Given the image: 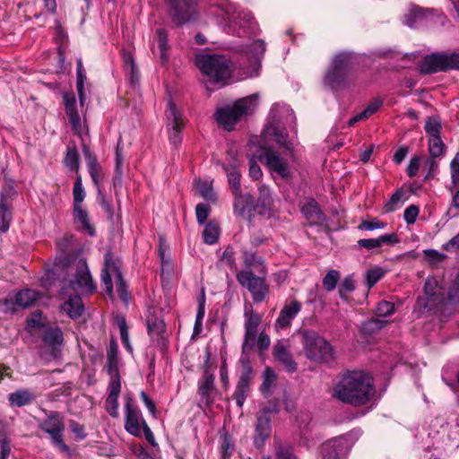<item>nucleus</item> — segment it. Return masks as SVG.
<instances>
[{
    "label": "nucleus",
    "instance_id": "obj_17",
    "mask_svg": "<svg viewBox=\"0 0 459 459\" xmlns=\"http://www.w3.org/2000/svg\"><path fill=\"white\" fill-rule=\"evenodd\" d=\"M271 419L266 413H261L257 416L255 429L254 434V445L257 449H262L266 440L271 436Z\"/></svg>",
    "mask_w": 459,
    "mask_h": 459
},
{
    "label": "nucleus",
    "instance_id": "obj_27",
    "mask_svg": "<svg viewBox=\"0 0 459 459\" xmlns=\"http://www.w3.org/2000/svg\"><path fill=\"white\" fill-rule=\"evenodd\" d=\"M303 215L310 223L316 224L324 221L326 219L325 214L321 210L318 203L310 199L301 209Z\"/></svg>",
    "mask_w": 459,
    "mask_h": 459
},
{
    "label": "nucleus",
    "instance_id": "obj_15",
    "mask_svg": "<svg viewBox=\"0 0 459 459\" xmlns=\"http://www.w3.org/2000/svg\"><path fill=\"white\" fill-rule=\"evenodd\" d=\"M39 429L48 433L51 439L63 436L65 423L62 415L57 411H51L39 423Z\"/></svg>",
    "mask_w": 459,
    "mask_h": 459
},
{
    "label": "nucleus",
    "instance_id": "obj_23",
    "mask_svg": "<svg viewBox=\"0 0 459 459\" xmlns=\"http://www.w3.org/2000/svg\"><path fill=\"white\" fill-rule=\"evenodd\" d=\"M273 354L282 363L288 372L292 373L297 370V363L283 342H279L274 345Z\"/></svg>",
    "mask_w": 459,
    "mask_h": 459
},
{
    "label": "nucleus",
    "instance_id": "obj_43",
    "mask_svg": "<svg viewBox=\"0 0 459 459\" xmlns=\"http://www.w3.org/2000/svg\"><path fill=\"white\" fill-rule=\"evenodd\" d=\"M66 167H68L71 170L77 171L79 169V153L76 147L68 146L64 160Z\"/></svg>",
    "mask_w": 459,
    "mask_h": 459
},
{
    "label": "nucleus",
    "instance_id": "obj_3",
    "mask_svg": "<svg viewBox=\"0 0 459 459\" xmlns=\"http://www.w3.org/2000/svg\"><path fill=\"white\" fill-rule=\"evenodd\" d=\"M305 356L311 361L328 363L334 359V350L331 343L313 330L299 332Z\"/></svg>",
    "mask_w": 459,
    "mask_h": 459
},
{
    "label": "nucleus",
    "instance_id": "obj_8",
    "mask_svg": "<svg viewBox=\"0 0 459 459\" xmlns=\"http://www.w3.org/2000/svg\"><path fill=\"white\" fill-rule=\"evenodd\" d=\"M351 65V55L340 53L333 60L332 66L325 76V83L332 89L342 87L348 78Z\"/></svg>",
    "mask_w": 459,
    "mask_h": 459
},
{
    "label": "nucleus",
    "instance_id": "obj_22",
    "mask_svg": "<svg viewBox=\"0 0 459 459\" xmlns=\"http://www.w3.org/2000/svg\"><path fill=\"white\" fill-rule=\"evenodd\" d=\"M400 242L396 233L381 235L376 238H363L358 241V245L367 250L378 248L384 245H394Z\"/></svg>",
    "mask_w": 459,
    "mask_h": 459
},
{
    "label": "nucleus",
    "instance_id": "obj_64",
    "mask_svg": "<svg viewBox=\"0 0 459 459\" xmlns=\"http://www.w3.org/2000/svg\"><path fill=\"white\" fill-rule=\"evenodd\" d=\"M148 330L152 333L160 334L165 331V325L159 318L150 319L148 320Z\"/></svg>",
    "mask_w": 459,
    "mask_h": 459
},
{
    "label": "nucleus",
    "instance_id": "obj_57",
    "mask_svg": "<svg viewBox=\"0 0 459 459\" xmlns=\"http://www.w3.org/2000/svg\"><path fill=\"white\" fill-rule=\"evenodd\" d=\"M355 289V283L351 276H347L342 281L339 287V294L341 298L345 299L347 294L353 291Z\"/></svg>",
    "mask_w": 459,
    "mask_h": 459
},
{
    "label": "nucleus",
    "instance_id": "obj_56",
    "mask_svg": "<svg viewBox=\"0 0 459 459\" xmlns=\"http://www.w3.org/2000/svg\"><path fill=\"white\" fill-rule=\"evenodd\" d=\"M211 212V207L206 204H198L195 207L196 220L199 224H204Z\"/></svg>",
    "mask_w": 459,
    "mask_h": 459
},
{
    "label": "nucleus",
    "instance_id": "obj_36",
    "mask_svg": "<svg viewBox=\"0 0 459 459\" xmlns=\"http://www.w3.org/2000/svg\"><path fill=\"white\" fill-rule=\"evenodd\" d=\"M39 296V292L36 290L30 289L22 290L16 294V305L23 308L29 307L34 304Z\"/></svg>",
    "mask_w": 459,
    "mask_h": 459
},
{
    "label": "nucleus",
    "instance_id": "obj_62",
    "mask_svg": "<svg viewBox=\"0 0 459 459\" xmlns=\"http://www.w3.org/2000/svg\"><path fill=\"white\" fill-rule=\"evenodd\" d=\"M451 169V181L454 186L459 185V152L456 153L455 158L450 163Z\"/></svg>",
    "mask_w": 459,
    "mask_h": 459
},
{
    "label": "nucleus",
    "instance_id": "obj_5",
    "mask_svg": "<svg viewBox=\"0 0 459 459\" xmlns=\"http://www.w3.org/2000/svg\"><path fill=\"white\" fill-rule=\"evenodd\" d=\"M74 271V278L63 281L68 290L74 293L92 294L96 290L88 264L84 259H79L71 268Z\"/></svg>",
    "mask_w": 459,
    "mask_h": 459
},
{
    "label": "nucleus",
    "instance_id": "obj_1",
    "mask_svg": "<svg viewBox=\"0 0 459 459\" xmlns=\"http://www.w3.org/2000/svg\"><path fill=\"white\" fill-rule=\"evenodd\" d=\"M376 395L372 377L364 371H350L334 385L333 396L352 406L367 404Z\"/></svg>",
    "mask_w": 459,
    "mask_h": 459
},
{
    "label": "nucleus",
    "instance_id": "obj_25",
    "mask_svg": "<svg viewBox=\"0 0 459 459\" xmlns=\"http://www.w3.org/2000/svg\"><path fill=\"white\" fill-rule=\"evenodd\" d=\"M345 440L335 438L324 443L321 446L322 459H339V455L343 452Z\"/></svg>",
    "mask_w": 459,
    "mask_h": 459
},
{
    "label": "nucleus",
    "instance_id": "obj_54",
    "mask_svg": "<svg viewBox=\"0 0 459 459\" xmlns=\"http://www.w3.org/2000/svg\"><path fill=\"white\" fill-rule=\"evenodd\" d=\"M234 444L229 436H224L221 443L222 459H230L234 452Z\"/></svg>",
    "mask_w": 459,
    "mask_h": 459
},
{
    "label": "nucleus",
    "instance_id": "obj_59",
    "mask_svg": "<svg viewBox=\"0 0 459 459\" xmlns=\"http://www.w3.org/2000/svg\"><path fill=\"white\" fill-rule=\"evenodd\" d=\"M235 252L231 247H226L221 257V262L230 269H236Z\"/></svg>",
    "mask_w": 459,
    "mask_h": 459
},
{
    "label": "nucleus",
    "instance_id": "obj_16",
    "mask_svg": "<svg viewBox=\"0 0 459 459\" xmlns=\"http://www.w3.org/2000/svg\"><path fill=\"white\" fill-rule=\"evenodd\" d=\"M61 294L69 299L62 305V309L71 317L77 318L82 316L83 304L79 293H74L68 290L65 284L62 285Z\"/></svg>",
    "mask_w": 459,
    "mask_h": 459
},
{
    "label": "nucleus",
    "instance_id": "obj_49",
    "mask_svg": "<svg viewBox=\"0 0 459 459\" xmlns=\"http://www.w3.org/2000/svg\"><path fill=\"white\" fill-rule=\"evenodd\" d=\"M73 195H74V206L81 205L84 197L85 192L82 187V178L80 175L76 177L74 188H73Z\"/></svg>",
    "mask_w": 459,
    "mask_h": 459
},
{
    "label": "nucleus",
    "instance_id": "obj_47",
    "mask_svg": "<svg viewBox=\"0 0 459 459\" xmlns=\"http://www.w3.org/2000/svg\"><path fill=\"white\" fill-rule=\"evenodd\" d=\"M441 123L434 117H428L425 125V131L429 138L440 137Z\"/></svg>",
    "mask_w": 459,
    "mask_h": 459
},
{
    "label": "nucleus",
    "instance_id": "obj_7",
    "mask_svg": "<svg viewBox=\"0 0 459 459\" xmlns=\"http://www.w3.org/2000/svg\"><path fill=\"white\" fill-rule=\"evenodd\" d=\"M448 70H459V54L437 52L427 55L420 65L422 74H435Z\"/></svg>",
    "mask_w": 459,
    "mask_h": 459
},
{
    "label": "nucleus",
    "instance_id": "obj_48",
    "mask_svg": "<svg viewBox=\"0 0 459 459\" xmlns=\"http://www.w3.org/2000/svg\"><path fill=\"white\" fill-rule=\"evenodd\" d=\"M425 260L431 265L437 266L442 263L446 255L435 249H425L423 251Z\"/></svg>",
    "mask_w": 459,
    "mask_h": 459
},
{
    "label": "nucleus",
    "instance_id": "obj_21",
    "mask_svg": "<svg viewBox=\"0 0 459 459\" xmlns=\"http://www.w3.org/2000/svg\"><path fill=\"white\" fill-rule=\"evenodd\" d=\"M121 392V381L110 380L108 385V395L105 401V408L108 414L118 417V396Z\"/></svg>",
    "mask_w": 459,
    "mask_h": 459
},
{
    "label": "nucleus",
    "instance_id": "obj_11",
    "mask_svg": "<svg viewBox=\"0 0 459 459\" xmlns=\"http://www.w3.org/2000/svg\"><path fill=\"white\" fill-rule=\"evenodd\" d=\"M165 116L169 142L173 145L178 146L182 142L181 132L186 125L185 117L171 100L168 102Z\"/></svg>",
    "mask_w": 459,
    "mask_h": 459
},
{
    "label": "nucleus",
    "instance_id": "obj_19",
    "mask_svg": "<svg viewBox=\"0 0 459 459\" xmlns=\"http://www.w3.org/2000/svg\"><path fill=\"white\" fill-rule=\"evenodd\" d=\"M214 391V377L208 369H205L198 386V394L201 396V402L206 406H210L213 403Z\"/></svg>",
    "mask_w": 459,
    "mask_h": 459
},
{
    "label": "nucleus",
    "instance_id": "obj_28",
    "mask_svg": "<svg viewBox=\"0 0 459 459\" xmlns=\"http://www.w3.org/2000/svg\"><path fill=\"white\" fill-rule=\"evenodd\" d=\"M424 293L429 301H433V304H441L444 302V293L434 277L427 278L424 284Z\"/></svg>",
    "mask_w": 459,
    "mask_h": 459
},
{
    "label": "nucleus",
    "instance_id": "obj_10",
    "mask_svg": "<svg viewBox=\"0 0 459 459\" xmlns=\"http://www.w3.org/2000/svg\"><path fill=\"white\" fill-rule=\"evenodd\" d=\"M237 280L250 291L254 302L260 303L265 299L269 286L264 277L255 276L252 271L247 269L237 273Z\"/></svg>",
    "mask_w": 459,
    "mask_h": 459
},
{
    "label": "nucleus",
    "instance_id": "obj_18",
    "mask_svg": "<svg viewBox=\"0 0 459 459\" xmlns=\"http://www.w3.org/2000/svg\"><path fill=\"white\" fill-rule=\"evenodd\" d=\"M301 307L302 304L297 299H292L286 303L279 314L275 327L277 329H284L290 326L292 319L300 312Z\"/></svg>",
    "mask_w": 459,
    "mask_h": 459
},
{
    "label": "nucleus",
    "instance_id": "obj_46",
    "mask_svg": "<svg viewBox=\"0 0 459 459\" xmlns=\"http://www.w3.org/2000/svg\"><path fill=\"white\" fill-rule=\"evenodd\" d=\"M77 82H76V88L79 95V99L82 104H83L84 101V81L86 79V75L82 67V60L79 59L77 61Z\"/></svg>",
    "mask_w": 459,
    "mask_h": 459
},
{
    "label": "nucleus",
    "instance_id": "obj_9",
    "mask_svg": "<svg viewBox=\"0 0 459 459\" xmlns=\"http://www.w3.org/2000/svg\"><path fill=\"white\" fill-rule=\"evenodd\" d=\"M169 13L177 26H182L197 19L198 0H165Z\"/></svg>",
    "mask_w": 459,
    "mask_h": 459
},
{
    "label": "nucleus",
    "instance_id": "obj_38",
    "mask_svg": "<svg viewBox=\"0 0 459 459\" xmlns=\"http://www.w3.org/2000/svg\"><path fill=\"white\" fill-rule=\"evenodd\" d=\"M220 235V229L217 223L209 221L203 231L204 241L208 245L217 242Z\"/></svg>",
    "mask_w": 459,
    "mask_h": 459
},
{
    "label": "nucleus",
    "instance_id": "obj_32",
    "mask_svg": "<svg viewBox=\"0 0 459 459\" xmlns=\"http://www.w3.org/2000/svg\"><path fill=\"white\" fill-rule=\"evenodd\" d=\"M429 13V10L421 7H413L404 15V23L410 27H415L426 20Z\"/></svg>",
    "mask_w": 459,
    "mask_h": 459
},
{
    "label": "nucleus",
    "instance_id": "obj_61",
    "mask_svg": "<svg viewBox=\"0 0 459 459\" xmlns=\"http://www.w3.org/2000/svg\"><path fill=\"white\" fill-rule=\"evenodd\" d=\"M65 112L69 117L70 123L73 125V127L80 128L81 127V118L76 110V106L72 107L71 105H69V107L65 108Z\"/></svg>",
    "mask_w": 459,
    "mask_h": 459
},
{
    "label": "nucleus",
    "instance_id": "obj_55",
    "mask_svg": "<svg viewBox=\"0 0 459 459\" xmlns=\"http://www.w3.org/2000/svg\"><path fill=\"white\" fill-rule=\"evenodd\" d=\"M394 304L389 301L382 300L377 304L376 314L377 316H388L394 313Z\"/></svg>",
    "mask_w": 459,
    "mask_h": 459
},
{
    "label": "nucleus",
    "instance_id": "obj_37",
    "mask_svg": "<svg viewBox=\"0 0 459 459\" xmlns=\"http://www.w3.org/2000/svg\"><path fill=\"white\" fill-rule=\"evenodd\" d=\"M228 176L229 185L231 187L232 194H238L241 191L240 173L236 167L222 166Z\"/></svg>",
    "mask_w": 459,
    "mask_h": 459
},
{
    "label": "nucleus",
    "instance_id": "obj_52",
    "mask_svg": "<svg viewBox=\"0 0 459 459\" xmlns=\"http://www.w3.org/2000/svg\"><path fill=\"white\" fill-rule=\"evenodd\" d=\"M385 325V321L377 318H371L362 323L361 330L366 333H370L377 330H380L381 328L384 327Z\"/></svg>",
    "mask_w": 459,
    "mask_h": 459
},
{
    "label": "nucleus",
    "instance_id": "obj_39",
    "mask_svg": "<svg viewBox=\"0 0 459 459\" xmlns=\"http://www.w3.org/2000/svg\"><path fill=\"white\" fill-rule=\"evenodd\" d=\"M446 152V145L441 137L429 138V152L432 158H441Z\"/></svg>",
    "mask_w": 459,
    "mask_h": 459
},
{
    "label": "nucleus",
    "instance_id": "obj_60",
    "mask_svg": "<svg viewBox=\"0 0 459 459\" xmlns=\"http://www.w3.org/2000/svg\"><path fill=\"white\" fill-rule=\"evenodd\" d=\"M419 212H420L419 207L414 204H411L410 206H408L405 209V211L403 212L404 221L408 224H413L417 220Z\"/></svg>",
    "mask_w": 459,
    "mask_h": 459
},
{
    "label": "nucleus",
    "instance_id": "obj_2",
    "mask_svg": "<svg viewBox=\"0 0 459 459\" xmlns=\"http://www.w3.org/2000/svg\"><path fill=\"white\" fill-rule=\"evenodd\" d=\"M195 65L205 76L206 88L209 85L221 88L230 82L234 71L233 63L222 55L202 54L195 57Z\"/></svg>",
    "mask_w": 459,
    "mask_h": 459
},
{
    "label": "nucleus",
    "instance_id": "obj_45",
    "mask_svg": "<svg viewBox=\"0 0 459 459\" xmlns=\"http://www.w3.org/2000/svg\"><path fill=\"white\" fill-rule=\"evenodd\" d=\"M205 297L204 293L203 292L202 296L198 299V308H197V314L195 317V326H194V334H199L202 331L203 326V319L204 317L205 313Z\"/></svg>",
    "mask_w": 459,
    "mask_h": 459
},
{
    "label": "nucleus",
    "instance_id": "obj_34",
    "mask_svg": "<svg viewBox=\"0 0 459 459\" xmlns=\"http://www.w3.org/2000/svg\"><path fill=\"white\" fill-rule=\"evenodd\" d=\"M35 400L33 394L27 389H21L9 395L12 406L22 407L31 403Z\"/></svg>",
    "mask_w": 459,
    "mask_h": 459
},
{
    "label": "nucleus",
    "instance_id": "obj_53",
    "mask_svg": "<svg viewBox=\"0 0 459 459\" xmlns=\"http://www.w3.org/2000/svg\"><path fill=\"white\" fill-rule=\"evenodd\" d=\"M251 20V15L245 12L234 13L230 18V23L244 28Z\"/></svg>",
    "mask_w": 459,
    "mask_h": 459
},
{
    "label": "nucleus",
    "instance_id": "obj_51",
    "mask_svg": "<svg viewBox=\"0 0 459 459\" xmlns=\"http://www.w3.org/2000/svg\"><path fill=\"white\" fill-rule=\"evenodd\" d=\"M385 274V270L381 267H375L367 272L366 280L369 288L373 287Z\"/></svg>",
    "mask_w": 459,
    "mask_h": 459
},
{
    "label": "nucleus",
    "instance_id": "obj_20",
    "mask_svg": "<svg viewBox=\"0 0 459 459\" xmlns=\"http://www.w3.org/2000/svg\"><path fill=\"white\" fill-rule=\"evenodd\" d=\"M258 192L256 207L259 209V214L265 218H271L273 215L274 206L271 191L265 185H260Z\"/></svg>",
    "mask_w": 459,
    "mask_h": 459
},
{
    "label": "nucleus",
    "instance_id": "obj_33",
    "mask_svg": "<svg viewBox=\"0 0 459 459\" xmlns=\"http://www.w3.org/2000/svg\"><path fill=\"white\" fill-rule=\"evenodd\" d=\"M263 378L260 391L264 397H269L276 386L277 375L271 368H266L264 371Z\"/></svg>",
    "mask_w": 459,
    "mask_h": 459
},
{
    "label": "nucleus",
    "instance_id": "obj_12",
    "mask_svg": "<svg viewBox=\"0 0 459 459\" xmlns=\"http://www.w3.org/2000/svg\"><path fill=\"white\" fill-rule=\"evenodd\" d=\"M261 316L252 308L245 310V337L242 344V352L248 354L255 346L257 328L261 324Z\"/></svg>",
    "mask_w": 459,
    "mask_h": 459
},
{
    "label": "nucleus",
    "instance_id": "obj_35",
    "mask_svg": "<svg viewBox=\"0 0 459 459\" xmlns=\"http://www.w3.org/2000/svg\"><path fill=\"white\" fill-rule=\"evenodd\" d=\"M74 218L89 235L93 236L95 234V229L90 222L88 212L82 209V205L74 206Z\"/></svg>",
    "mask_w": 459,
    "mask_h": 459
},
{
    "label": "nucleus",
    "instance_id": "obj_31",
    "mask_svg": "<svg viewBox=\"0 0 459 459\" xmlns=\"http://www.w3.org/2000/svg\"><path fill=\"white\" fill-rule=\"evenodd\" d=\"M234 195V212L238 215H244L247 209L253 208L254 200L251 195H242L241 191Z\"/></svg>",
    "mask_w": 459,
    "mask_h": 459
},
{
    "label": "nucleus",
    "instance_id": "obj_14",
    "mask_svg": "<svg viewBox=\"0 0 459 459\" xmlns=\"http://www.w3.org/2000/svg\"><path fill=\"white\" fill-rule=\"evenodd\" d=\"M253 378V369L248 365L246 364L243 366L241 375L239 377L238 382L236 386V390L233 394V398L235 399L238 406L242 408L246 398L249 393V385Z\"/></svg>",
    "mask_w": 459,
    "mask_h": 459
},
{
    "label": "nucleus",
    "instance_id": "obj_6",
    "mask_svg": "<svg viewBox=\"0 0 459 459\" xmlns=\"http://www.w3.org/2000/svg\"><path fill=\"white\" fill-rule=\"evenodd\" d=\"M290 156L289 152L282 153L272 147H262V152L258 158L272 173L277 174L281 178L289 180L292 172L287 156Z\"/></svg>",
    "mask_w": 459,
    "mask_h": 459
},
{
    "label": "nucleus",
    "instance_id": "obj_42",
    "mask_svg": "<svg viewBox=\"0 0 459 459\" xmlns=\"http://www.w3.org/2000/svg\"><path fill=\"white\" fill-rule=\"evenodd\" d=\"M196 188L198 194L207 201L212 203L216 202V195L213 191V188L210 183L207 181L199 180L196 183Z\"/></svg>",
    "mask_w": 459,
    "mask_h": 459
},
{
    "label": "nucleus",
    "instance_id": "obj_58",
    "mask_svg": "<svg viewBox=\"0 0 459 459\" xmlns=\"http://www.w3.org/2000/svg\"><path fill=\"white\" fill-rule=\"evenodd\" d=\"M276 459H293V452L290 446L279 444L275 448Z\"/></svg>",
    "mask_w": 459,
    "mask_h": 459
},
{
    "label": "nucleus",
    "instance_id": "obj_63",
    "mask_svg": "<svg viewBox=\"0 0 459 459\" xmlns=\"http://www.w3.org/2000/svg\"><path fill=\"white\" fill-rule=\"evenodd\" d=\"M437 304H433V301H429L425 297H419L416 300V307L420 310V313H424L425 311L433 310Z\"/></svg>",
    "mask_w": 459,
    "mask_h": 459
},
{
    "label": "nucleus",
    "instance_id": "obj_4",
    "mask_svg": "<svg viewBox=\"0 0 459 459\" xmlns=\"http://www.w3.org/2000/svg\"><path fill=\"white\" fill-rule=\"evenodd\" d=\"M256 107L255 95L238 100L232 106H227L218 109L215 117L219 125L230 131L243 117L251 115Z\"/></svg>",
    "mask_w": 459,
    "mask_h": 459
},
{
    "label": "nucleus",
    "instance_id": "obj_41",
    "mask_svg": "<svg viewBox=\"0 0 459 459\" xmlns=\"http://www.w3.org/2000/svg\"><path fill=\"white\" fill-rule=\"evenodd\" d=\"M43 341L49 346H55L62 343L63 333L60 328H49L45 332Z\"/></svg>",
    "mask_w": 459,
    "mask_h": 459
},
{
    "label": "nucleus",
    "instance_id": "obj_40",
    "mask_svg": "<svg viewBox=\"0 0 459 459\" xmlns=\"http://www.w3.org/2000/svg\"><path fill=\"white\" fill-rule=\"evenodd\" d=\"M405 195V192L399 188L390 197L388 202L384 206V212L386 213L393 212L400 207L402 200Z\"/></svg>",
    "mask_w": 459,
    "mask_h": 459
},
{
    "label": "nucleus",
    "instance_id": "obj_50",
    "mask_svg": "<svg viewBox=\"0 0 459 459\" xmlns=\"http://www.w3.org/2000/svg\"><path fill=\"white\" fill-rule=\"evenodd\" d=\"M340 273L336 270L329 271L323 279V285L326 290L332 291L335 289L339 281Z\"/></svg>",
    "mask_w": 459,
    "mask_h": 459
},
{
    "label": "nucleus",
    "instance_id": "obj_29",
    "mask_svg": "<svg viewBox=\"0 0 459 459\" xmlns=\"http://www.w3.org/2000/svg\"><path fill=\"white\" fill-rule=\"evenodd\" d=\"M267 134L273 136L274 141L279 143L290 155H292L293 144L288 139V134L283 127L271 126L267 129Z\"/></svg>",
    "mask_w": 459,
    "mask_h": 459
},
{
    "label": "nucleus",
    "instance_id": "obj_24",
    "mask_svg": "<svg viewBox=\"0 0 459 459\" xmlns=\"http://www.w3.org/2000/svg\"><path fill=\"white\" fill-rule=\"evenodd\" d=\"M11 200L8 194L2 192L0 195V231L6 232L9 230L13 214L11 211Z\"/></svg>",
    "mask_w": 459,
    "mask_h": 459
},
{
    "label": "nucleus",
    "instance_id": "obj_44",
    "mask_svg": "<svg viewBox=\"0 0 459 459\" xmlns=\"http://www.w3.org/2000/svg\"><path fill=\"white\" fill-rule=\"evenodd\" d=\"M157 42L158 48L160 50V58L162 64H164L168 60L167 54V42H168V34L166 30L158 29L157 30Z\"/></svg>",
    "mask_w": 459,
    "mask_h": 459
},
{
    "label": "nucleus",
    "instance_id": "obj_26",
    "mask_svg": "<svg viewBox=\"0 0 459 459\" xmlns=\"http://www.w3.org/2000/svg\"><path fill=\"white\" fill-rule=\"evenodd\" d=\"M83 155L88 167L89 173L95 186H99L102 177L101 168L96 156L90 151L86 145L83 146Z\"/></svg>",
    "mask_w": 459,
    "mask_h": 459
},
{
    "label": "nucleus",
    "instance_id": "obj_13",
    "mask_svg": "<svg viewBox=\"0 0 459 459\" xmlns=\"http://www.w3.org/2000/svg\"><path fill=\"white\" fill-rule=\"evenodd\" d=\"M131 398L126 403V430L135 437H140L142 434V428L143 429V422L141 411L131 404Z\"/></svg>",
    "mask_w": 459,
    "mask_h": 459
},
{
    "label": "nucleus",
    "instance_id": "obj_30",
    "mask_svg": "<svg viewBox=\"0 0 459 459\" xmlns=\"http://www.w3.org/2000/svg\"><path fill=\"white\" fill-rule=\"evenodd\" d=\"M108 373L110 376V380L120 381L118 370V358H117V346L116 343H111L108 349Z\"/></svg>",
    "mask_w": 459,
    "mask_h": 459
}]
</instances>
